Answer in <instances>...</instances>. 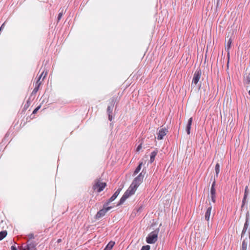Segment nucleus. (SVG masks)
Returning <instances> with one entry per match:
<instances>
[{"label":"nucleus","instance_id":"f257e3e1","mask_svg":"<svg viewBox=\"0 0 250 250\" xmlns=\"http://www.w3.org/2000/svg\"><path fill=\"white\" fill-rule=\"evenodd\" d=\"M159 232V229L158 228L149 233L146 238V242L148 244H154L157 241Z\"/></svg>","mask_w":250,"mask_h":250},{"label":"nucleus","instance_id":"f03ea898","mask_svg":"<svg viewBox=\"0 0 250 250\" xmlns=\"http://www.w3.org/2000/svg\"><path fill=\"white\" fill-rule=\"evenodd\" d=\"M146 173V172L143 169L139 175L133 180L129 188H138L142 182Z\"/></svg>","mask_w":250,"mask_h":250},{"label":"nucleus","instance_id":"7ed1b4c3","mask_svg":"<svg viewBox=\"0 0 250 250\" xmlns=\"http://www.w3.org/2000/svg\"><path fill=\"white\" fill-rule=\"evenodd\" d=\"M113 207L105 206V203L104 204L103 208L100 209L96 214V218L99 219L102 217H103L105 214L111 209Z\"/></svg>","mask_w":250,"mask_h":250},{"label":"nucleus","instance_id":"20e7f679","mask_svg":"<svg viewBox=\"0 0 250 250\" xmlns=\"http://www.w3.org/2000/svg\"><path fill=\"white\" fill-rule=\"evenodd\" d=\"M202 74V72L200 69H197V70L195 72L192 81L191 85L193 84L196 85L199 82V80L201 78Z\"/></svg>","mask_w":250,"mask_h":250},{"label":"nucleus","instance_id":"39448f33","mask_svg":"<svg viewBox=\"0 0 250 250\" xmlns=\"http://www.w3.org/2000/svg\"><path fill=\"white\" fill-rule=\"evenodd\" d=\"M37 245L38 243L36 242L27 240L25 247L27 250H37L36 246Z\"/></svg>","mask_w":250,"mask_h":250},{"label":"nucleus","instance_id":"423d86ee","mask_svg":"<svg viewBox=\"0 0 250 250\" xmlns=\"http://www.w3.org/2000/svg\"><path fill=\"white\" fill-rule=\"evenodd\" d=\"M122 188H118L116 192L112 195V196L106 201L105 202V206H108L110 203L114 201L117 196L119 195L120 191Z\"/></svg>","mask_w":250,"mask_h":250},{"label":"nucleus","instance_id":"0eeeda50","mask_svg":"<svg viewBox=\"0 0 250 250\" xmlns=\"http://www.w3.org/2000/svg\"><path fill=\"white\" fill-rule=\"evenodd\" d=\"M106 186V183L105 182V180L99 179L95 182L93 188H105Z\"/></svg>","mask_w":250,"mask_h":250},{"label":"nucleus","instance_id":"6e6552de","mask_svg":"<svg viewBox=\"0 0 250 250\" xmlns=\"http://www.w3.org/2000/svg\"><path fill=\"white\" fill-rule=\"evenodd\" d=\"M249 214L248 213L246 215V221L244 225V227L241 233V238L244 237L245 234L246 233L247 230L248 229L249 227Z\"/></svg>","mask_w":250,"mask_h":250},{"label":"nucleus","instance_id":"1a4fd4ad","mask_svg":"<svg viewBox=\"0 0 250 250\" xmlns=\"http://www.w3.org/2000/svg\"><path fill=\"white\" fill-rule=\"evenodd\" d=\"M115 103V99L113 97L112 99H111V101L109 103V105H108V106H107V113L108 114H112V111H113Z\"/></svg>","mask_w":250,"mask_h":250},{"label":"nucleus","instance_id":"9d476101","mask_svg":"<svg viewBox=\"0 0 250 250\" xmlns=\"http://www.w3.org/2000/svg\"><path fill=\"white\" fill-rule=\"evenodd\" d=\"M168 132L166 128H162L158 132L157 135V139L158 140H162L164 137L167 134Z\"/></svg>","mask_w":250,"mask_h":250},{"label":"nucleus","instance_id":"9b49d317","mask_svg":"<svg viewBox=\"0 0 250 250\" xmlns=\"http://www.w3.org/2000/svg\"><path fill=\"white\" fill-rule=\"evenodd\" d=\"M212 209V207L210 206L208 208L206 212H205V218L206 220H207L208 222V225L209 226V220L210 218V216L211 214V211Z\"/></svg>","mask_w":250,"mask_h":250},{"label":"nucleus","instance_id":"f8f14e48","mask_svg":"<svg viewBox=\"0 0 250 250\" xmlns=\"http://www.w3.org/2000/svg\"><path fill=\"white\" fill-rule=\"evenodd\" d=\"M137 188H131L130 190L127 189L124 194L123 196L127 199L130 196L133 195Z\"/></svg>","mask_w":250,"mask_h":250},{"label":"nucleus","instance_id":"ddd939ff","mask_svg":"<svg viewBox=\"0 0 250 250\" xmlns=\"http://www.w3.org/2000/svg\"><path fill=\"white\" fill-rule=\"evenodd\" d=\"M192 123V118H190L188 122V124L186 126V131L188 133V134H189L190 133V129H191V126Z\"/></svg>","mask_w":250,"mask_h":250},{"label":"nucleus","instance_id":"4468645a","mask_svg":"<svg viewBox=\"0 0 250 250\" xmlns=\"http://www.w3.org/2000/svg\"><path fill=\"white\" fill-rule=\"evenodd\" d=\"M210 197L213 203L215 202L216 188H210Z\"/></svg>","mask_w":250,"mask_h":250},{"label":"nucleus","instance_id":"2eb2a0df","mask_svg":"<svg viewBox=\"0 0 250 250\" xmlns=\"http://www.w3.org/2000/svg\"><path fill=\"white\" fill-rule=\"evenodd\" d=\"M115 245V242L113 241L109 242L108 244L105 246L104 250H111Z\"/></svg>","mask_w":250,"mask_h":250},{"label":"nucleus","instance_id":"dca6fc26","mask_svg":"<svg viewBox=\"0 0 250 250\" xmlns=\"http://www.w3.org/2000/svg\"><path fill=\"white\" fill-rule=\"evenodd\" d=\"M142 165H143V162L139 163V165L136 168V169H135V170L134 171L133 175H135L139 172V171H140V170L142 168Z\"/></svg>","mask_w":250,"mask_h":250},{"label":"nucleus","instance_id":"f3484780","mask_svg":"<svg viewBox=\"0 0 250 250\" xmlns=\"http://www.w3.org/2000/svg\"><path fill=\"white\" fill-rule=\"evenodd\" d=\"M157 152L155 151H154L151 153L150 158V161H149L150 163H152L154 162V161L155 160V158L157 155Z\"/></svg>","mask_w":250,"mask_h":250},{"label":"nucleus","instance_id":"a211bd4d","mask_svg":"<svg viewBox=\"0 0 250 250\" xmlns=\"http://www.w3.org/2000/svg\"><path fill=\"white\" fill-rule=\"evenodd\" d=\"M7 232L6 230L0 231V241L3 239L7 235Z\"/></svg>","mask_w":250,"mask_h":250},{"label":"nucleus","instance_id":"6ab92c4d","mask_svg":"<svg viewBox=\"0 0 250 250\" xmlns=\"http://www.w3.org/2000/svg\"><path fill=\"white\" fill-rule=\"evenodd\" d=\"M231 42L232 41L231 39H229L227 42V45L225 46V49L226 51L229 50V49L231 47Z\"/></svg>","mask_w":250,"mask_h":250},{"label":"nucleus","instance_id":"aec40b11","mask_svg":"<svg viewBox=\"0 0 250 250\" xmlns=\"http://www.w3.org/2000/svg\"><path fill=\"white\" fill-rule=\"evenodd\" d=\"M127 199L125 197V196H124L123 195V196L122 197V198L120 199V201H119L118 203L117 204V206H121V205H122L124 202Z\"/></svg>","mask_w":250,"mask_h":250},{"label":"nucleus","instance_id":"412c9836","mask_svg":"<svg viewBox=\"0 0 250 250\" xmlns=\"http://www.w3.org/2000/svg\"><path fill=\"white\" fill-rule=\"evenodd\" d=\"M215 171L216 175L217 177H218V174L220 172V165L218 163H217L215 166Z\"/></svg>","mask_w":250,"mask_h":250},{"label":"nucleus","instance_id":"4be33fe9","mask_svg":"<svg viewBox=\"0 0 250 250\" xmlns=\"http://www.w3.org/2000/svg\"><path fill=\"white\" fill-rule=\"evenodd\" d=\"M244 83L246 84H250V73L245 78Z\"/></svg>","mask_w":250,"mask_h":250},{"label":"nucleus","instance_id":"5701e85b","mask_svg":"<svg viewBox=\"0 0 250 250\" xmlns=\"http://www.w3.org/2000/svg\"><path fill=\"white\" fill-rule=\"evenodd\" d=\"M247 198V197H246V195H244V197H243V199L242 200V202L241 210L243 209V208H244V207L245 206V204L246 202Z\"/></svg>","mask_w":250,"mask_h":250},{"label":"nucleus","instance_id":"b1692460","mask_svg":"<svg viewBox=\"0 0 250 250\" xmlns=\"http://www.w3.org/2000/svg\"><path fill=\"white\" fill-rule=\"evenodd\" d=\"M41 84V83H40L38 85H37L35 88L34 89H33L32 92V94H35L37 92V91H38L39 90V86Z\"/></svg>","mask_w":250,"mask_h":250},{"label":"nucleus","instance_id":"393cba45","mask_svg":"<svg viewBox=\"0 0 250 250\" xmlns=\"http://www.w3.org/2000/svg\"><path fill=\"white\" fill-rule=\"evenodd\" d=\"M27 238H28L27 240L30 241L31 239L35 238L34 235L33 233H31L27 235Z\"/></svg>","mask_w":250,"mask_h":250},{"label":"nucleus","instance_id":"a878e982","mask_svg":"<svg viewBox=\"0 0 250 250\" xmlns=\"http://www.w3.org/2000/svg\"><path fill=\"white\" fill-rule=\"evenodd\" d=\"M247 239V238H246L245 239L243 240L242 243L241 247L247 248V243L246 241Z\"/></svg>","mask_w":250,"mask_h":250},{"label":"nucleus","instance_id":"bb28decb","mask_svg":"<svg viewBox=\"0 0 250 250\" xmlns=\"http://www.w3.org/2000/svg\"><path fill=\"white\" fill-rule=\"evenodd\" d=\"M150 247L149 245L143 246L141 250H150Z\"/></svg>","mask_w":250,"mask_h":250},{"label":"nucleus","instance_id":"cd10ccee","mask_svg":"<svg viewBox=\"0 0 250 250\" xmlns=\"http://www.w3.org/2000/svg\"><path fill=\"white\" fill-rule=\"evenodd\" d=\"M63 15V13L62 12H60L59 15H58V18H57V22L58 23L60 21V20L61 19L62 16Z\"/></svg>","mask_w":250,"mask_h":250},{"label":"nucleus","instance_id":"c85d7f7f","mask_svg":"<svg viewBox=\"0 0 250 250\" xmlns=\"http://www.w3.org/2000/svg\"><path fill=\"white\" fill-rule=\"evenodd\" d=\"M30 104V102L28 100L26 102V104L24 105V108L27 109L28 108V107L29 106Z\"/></svg>","mask_w":250,"mask_h":250},{"label":"nucleus","instance_id":"c756f323","mask_svg":"<svg viewBox=\"0 0 250 250\" xmlns=\"http://www.w3.org/2000/svg\"><path fill=\"white\" fill-rule=\"evenodd\" d=\"M41 108V105H39L37 106L33 111V114H35L37 113V112L39 110V109Z\"/></svg>","mask_w":250,"mask_h":250},{"label":"nucleus","instance_id":"7c9ffc66","mask_svg":"<svg viewBox=\"0 0 250 250\" xmlns=\"http://www.w3.org/2000/svg\"><path fill=\"white\" fill-rule=\"evenodd\" d=\"M227 51V57H228V62H227V66L228 67H229V51Z\"/></svg>","mask_w":250,"mask_h":250},{"label":"nucleus","instance_id":"2f4dec72","mask_svg":"<svg viewBox=\"0 0 250 250\" xmlns=\"http://www.w3.org/2000/svg\"><path fill=\"white\" fill-rule=\"evenodd\" d=\"M249 194V188H245L244 195H246V197H248Z\"/></svg>","mask_w":250,"mask_h":250},{"label":"nucleus","instance_id":"473e14b6","mask_svg":"<svg viewBox=\"0 0 250 250\" xmlns=\"http://www.w3.org/2000/svg\"><path fill=\"white\" fill-rule=\"evenodd\" d=\"M94 189V191H95L96 189H97V192L98 193H100L101 191H102L104 188H93Z\"/></svg>","mask_w":250,"mask_h":250},{"label":"nucleus","instance_id":"72a5a7b5","mask_svg":"<svg viewBox=\"0 0 250 250\" xmlns=\"http://www.w3.org/2000/svg\"><path fill=\"white\" fill-rule=\"evenodd\" d=\"M142 148V144H140L137 147V151H139Z\"/></svg>","mask_w":250,"mask_h":250},{"label":"nucleus","instance_id":"f704fd0d","mask_svg":"<svg viewBox=\"0 0 250 250\" xmlns=\"http://www.w3.org/2000/svg\"><path fill=\"white\" fill-rule=\"evenodd\" d=\"M215 185V179H213V180L212 183V184H211V188H214Z\"/></svg>","mask_w":250,"mask_h":250},{"label":"nucleus","instance_id":"c9c22d12","mask_svg":"<svg viewBox=\"0 0 250 250\" xmlns=\"http://www.w3.org/2000/svg\"><path fill=\"white\" fill-rule=\"evenodd\" d=\"M11 250H18L17 248L15 246H12Z\"/></svg>","mask_w":250,"mask_h":250},{"label":"nucleus","instance_id":"e433bc0d","mask_svg":"<svg viewBox=\"0 0 250 250\" xmlns=\"http://www.w3.org/2000/svg\"><path fill=\"white\" fill-rule=\"evenodd\" d=\"M108 119L109 121H111L112 120V116L111 115V114H108Z\"/></svg>","mask_w":250,"mask_h":250},{"label":"nucleus","instance_id":"4c0bfd02","mask_svg":"<svg viewBox=\"0 0 250 250\" xmlns=\"http://www.w3.org/2000/svg\"><path fill=\"white\" fill-rule=\"evenodd\" d=\"M40 78H38V80H37V82H36V84H37V85H38L40 83H41V82L40 81Z\"/></svg>","mask_w":250,"mask_h":250},{"label":"nucleus","instance_id":"58836bf2","mask_svg":"<svg viewBox=\"0 0 250 250\" xmlns=\"http://www.w3.org/2000/svg\"><path fill=\"white\" fill-rule=\"evenodd\" d=\"M4 26V23H3L1 25V27H0V31L1 30V29L3 28Z\"/></svg>","mask_w":250,"mask_h":250},{"label":"nucleus","instance_id":"ea45409f","mask_svg":"<svg viewBox=\"0 0 250 250\" xmlns=\"http://www.w3.org/2000/svg\"><path fill=\"white\" fill-rule=\"evenodd\" d=\"M248 233H249V239H250V228L248 230Z\"/></svg>","mask_w":250,"mask_h":250},{"label":"nucleus","instance_id":"a19ab883","mask_svg":"<svg viewBox=\"0 0 250 250\" xmlns=\"http://www.w3.org/2000/svg\"><path fill=\"white\" fill-rule=\"evenodd\" d=\"M241 250H247V248L241 247Z\"/></svg>","mask_w":250,"mask_h":250},{"label":"nucleus","instance_id":"79ce46f5","mask_svg":"<svg viewBox=\"0 0 250 250\" xmlns=\"http://www.w3.org/2000/svg\"><path fill=\"white\" fill-rule=\"evenodd\" d=\"M43 72H42V73L41 74V75L40 76L39 78H40V79L42 77V75H43Z\"/></svg>","mask_w":250,"mask_h":250},{"label":"nucleus","instance_id":"37998d69","mask_svg":"<svg viewBox=\"0 0 250 250\" xmlns=\"http://www.w3.org/2000/svg\"><path fill=\"white\" fill-rule=\"evenodd\" d=\"M61 241V239H58V241H57V242L58 243L60 242Z\"/></svg>","mask_w":250,"mask_h":250},{"label":"nucleus","instance_id":"c03bdc74","mask_svg":"<svg viewBox=\"0 0 250 250\" xmlns=\"http://www.w3.org/2000/svg\"><path fill=\"white\" fill-rule=\"evenodd\" d=\"M46 75V73H45V75L44 76L43 78H44V77H45V75Z\"/></svg>","mask_w":250,"mask_h":250},{"label":"nucleus","instance_id":"a18cd8bd","mask_svg":"<svg viewBox=\"0 0 250 250\" xmlns=\"http://www.w3.org/2000/svg\"><path fill=\"white\" fill-rule=\"evenodd\" d=\"M249 94L250 95V90L249 91Z\"/></svg>","mask_w":250,"mask_h":250}]
</instances>
